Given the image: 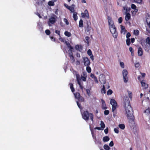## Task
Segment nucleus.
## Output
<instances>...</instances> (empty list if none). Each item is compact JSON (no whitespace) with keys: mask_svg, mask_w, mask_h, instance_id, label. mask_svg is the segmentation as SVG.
Segmentation results:
<instances>
[{"mask_svg":"<svg viewBox=\"0 0 150 150\" xmlns=\"http://www.w3.org/2000/svg\"><path fill=\"white\" fill-rule=\"evenodd\" d=\"M124 106L125 107L126 114L129 122H134L135 118L133 115V111L130 105V102L128 97L125 96L124 97Z\"/></svg>","mask_w":150,"mask_h":150,"instance_id":"obj_1","label":"nucleus"},{"mask_svg":"<svg viewBox=\"0 0 150 150\" xmlns=\"http://www.w3.org/2000/svg\"><path fill=\"white\" fill-rule=\"evenodd\" d=\"M73 74H75L76 77V80L77 81V83L79 85L81 89L82 90H83V87L82 86V84H81V79L82 81H86L87 78V75L84 72L83 73V76L81 75V78H80L79 74L76 71H74Z\"/></svg>","mask_w":150,"mask_h":150,"instance_id":"obj_2","label":"nucleus"},{"mask_svg":"<svg viewBox=\"0 0 150 150\" xmlns=\"http://www.w3.org/2000/svg\"><path fill=\"white\" fill-rule=\"evenodd\" d=\"M82 117L86 121L90 120L92 121H93V115L91 113H89L88 111H84L82 114Z\"/></svg>","mask_w":150,"mask_h":150,"instance_id":"obj_3","label":"nucleus"},{"mask_svg":"<svg viewBox=\"0 0 150 150\" xmlns=\"http://www.w3.org/2000/svg\"><path fill=\"white\" fill-rule=\"evenodd\" d=\"M122 73L123 76L124 81V82L126 83L128 81V77L127 76L128 71L124 69Z\"/></svg>","mask_w":150,"mask_h":150,"instance_id":"obj_4","label":"nucleus"},{"mask_svg":"<svg viewBox=\"0 0 150 150\" xmlns=\"http://www.w3.org/2000/svg\"><path fill=\"white\" fill-rule=\"evenodd\" d=\"M84 64L85 66H89L90 65V62L88 58L86 57H83Z\"/></svg>","mask_w":150,"mask_h":150,"instance_id":"obj_5","label":"nucleus"},{"mask_svg":"<svg viewBox=\"0 0 150 150\" xmlns=\"http://www.w3.org/2000/svg\"><path fill=\"white\" fill-rule=\"evenodd\" d=\"M144 112L146 114L147 117L148 119V121H150V108H148Z\"/></svg>","mask_w":150,"mask_h":150,"instance_id":"obj_6","label":"nucleus"},{"mask_svg":"<svg viewBox=\"0 0 150 150\" xmlns=\"http://www.w3.org/2000/svg\"><path fill=\"white\" fill-rule=\"evenodd\" d=\"M82 17L83 18H86L87 19L89 18V16L88 10L86 9L83 13H81Z\"/></svg>","mask_w":150,"mask_h":150,"instance_id":"obj_7","label":"nucleus"},{"mask_svg":"<svg viewBox=\"0 0 150 150\" xmlns=\"http://www.w3.org/2000/svg\"><path fill=\"white\" fill-rule=\"evenodd\" d=\"M111 33L112 34L113 37L115 38H116L117 36V33L116 31V28L111 29L110 30Z\"/></svg>","mask_w":150,"mask_h":150,"instance_id":"obj_8","label":"nucleus"},{"mask_svg":"<svg viewBox=\"0 0 150 150\" xmlns=\"http://www.w3.org/2000/svg\"><path fill=\"white\" fill-rule=\"evenodd\" d=\"M56 18L53 16H51L49 19V21L48 22V24L49 26H51L50 23L54 24L56 21Z\"/></svg>","mask_w":150,"mask_h":150,"instance_id":"obj_9","label":"nucleus"},{"mask_svg":"<svg viewBox=\"0 0 150 150\" xmlns=\"http://www.w3.org/2000/svg\"><path fill=\"white\" fill-rule=\"evenodd\" d=\"M91 23L90 22H87L86 23V28L85 31L87 32H89L91 29Z\"/></svg>","mask_w":150,"mask_h":150,"instance_id":"obj_10","label":"nucleus"},{"mask_svg":"<svg viewBox=\"0 0 150 150\" xmlns=\"http://www.w3.org/2000/svg\"><path fill=\"white\" fill-rule=\"evenodd\" d=\"M91 133L94 139V142L96 144L98 145H101V141L99 140H97L96 137V136H94L93 135V132L91 131Z\"/></svg>","mask_w":150,"mask_h":150,"instance_id":"obj_11","label":"nucleus"},{"mask_svg":"<svg viewBox=\"0 0 150 150\" xmlns=\"http://www.w3.org/2000/svg\"><path fill=\"white\" fill-rule=\"evenodd\" d=\"M141 83L143 89H146L148 87V84L145 82V81L143 80L141 81Z\"/></svg>","mask_w":150,"mask_h":150,"instance_id":"obj_12","label":"nucleus"},{"mask_svg":"<svg viewBox=\"0 0 150 150\" xmlns=\"http://www.w3.org/2000/svg\"><path fill=\"white\" fill-rule=\"evenodd\" d=\"M117 105V104H113V105H112V110L113 113V116L114 117L115 116H116V115L115 114V112Z\"/></svg>","mask_w":150,"mask_h":150,"instance_id":"obj_13","label":"nucleus"},{"mask_svg":"<svg viewBox=\"0 0 150 150\" xmlns=\"http://www.w3.org/2000/svg\"><path fill=\"white\" fill-rule=\"evenodd\" d=\"M65 43L68 47L69 49V50L71 52H72V50L74 49V48L71 46L69 42L65 41Z\"/></svg>","mask_w":150,"mask_h":150,"instance_id":"obj_14","label":"nucleus"},{"mask_svg":"<svg viewBox=\"0 0 150 150\" xmlns=\"http://www.w3.org/2000/svg\"><path fill=\"white\" fill-rule=\"evenodd\" d=\"M64 6L67 8L69 10L71 11V12H74V7L68 6L66 4H64Z\"/></svg>","mask_w":150,"mask_h":150,"instance_id":"obj_15","label":"nucleus"},{"mask_svg":"<svg viewBox=\"0 0 150 150\" xmlns=\"http://www.w3.org/2000/svg\"><path fill=\"white\" fill-rule=\"evenodd\" d=\"M101 100L102 102V108L103 110H105L107 108L106 106V104L105 101L103 99H101Z\"/></svg>","mask_w":150,"mask_h":150,"instance_id":"obj_16","label":"nucleus"},{"mask_svg":"<svg viewBox=\"0 0 150 150\" xmlns=\"http://www.w3.org/2000/svg\"><path fill=\"white\" fill-rule=\"evenodd\" d=\"M143 54V50L142 49L141 47H139L138 50V54L139 56H141Z\"/></svg>","mask_w":150,"mask_h":150,"instance_id":"obj_17","label":"nucleus"},{"mask_svg":"<svg viewBox=\"0 0 150 150\" xmlns=\"http://www.w3.org/2000/svg\"><path fill=\"white\" fill-rule=\"evenodd\" d=\"M75 47L76 50L80 52H81L83 50L82 47L81 45H77L75 46Z\"/></svg>","mask_w":150,"mask_h":150,"instance_id":"obj_18","label":"nucleus"},{"mask_svg":"<svg viewBox=\"0 0 150 150\" xmlns=\"http://www.w3.org/2000/svg\"><path fill=\"white\" fill-rule=\"evenodd\" d=\"M126 14L125 19L126 21H128L131 18V15L129 13H127V14Z\"/></svg>","mask_w":150,"mask_h":150,"instance_id":"obj_19","label":"nucleus"},{"mask_svg":"<svg viewBox=\"0 0 150 150\" xmlns=\"http://www.w3.org/2000/svg\"><path fill=\"white\" fill-rule=\"evenodd\" d=\"M146 22L148 26L150 28V16H148L146 18Z\"/></svg>","mask_w":150,"mask_h":150,"instance_id":"obj_20","label":"nucleus"},{"mask_svg":"<svg viewBox=\"0 0 150 150\" xmlns=\"http://www.w3.org/2000/svg\"><path fill=\"white\" fill-rule=\"evenodd\" d=\"M73 13V17L74 18V20L75 21H76L78 19V16H77V13L76 12H74Z\"/></svg>","mask_w":150,"mask_h":150,"instance_id":"obj_21","label":"nucleus"},{"mask_svg":"<svg viewBox=\"0 0 150 150\" xmlns=\"http://www.w3.org/2000/svg\"><path fill=\"white\" fill-rule=\"evenodd\" d=\"M108 23L109 25H110L112 24H114L113 22L112 21V18H111L108 17Z\"/></svg>","mask_w":150,"mask_h":150,"instance_id":"obj_22","label":"nucleus"},{"mask_svg":"<svg viewBox=\"0 0 150 150\" xmlns=\"http://www.w3.org/2000/svg\"><path fill=\"white\" fill-rule=\"evenodd\" d=\"M109 139V137L108 136H106L103 137V140L104 142H105L108 141Z\"/></svg>","mask_w":150,"mask_h":150,"instance_id":"obj_23","label":"nucleus"},{"mask_svg":"<svg viewBox=\"0 0 150 150\" xmlns=\"http://www.w3.org/2000/svg\"><path fill=\"white\" fill-rule=\"evenodd\" d=\"M131 8L135 10V11L136 12L138 11V9H136L137 6L135 4H132L131 5Z\"/></svg>","mask_w":150,"mask_h":150,"instance_id":"obj_24","label":"nucleus"},{"mask_svg":"<svg viewBox=\"0 0 150 150\" xmlns=\"http://www.w3.org/2000/svg\"><path fill=\"white\" fill-rule=\"evenodd\" d=\"M72 52H71V53H69V57H70V59H71L72 60H73V62H74L75 61L74 58V57L73 55Z\"/></svg>","mask_w":150,"mask_h":150,"instance_id":"obj_25","label":"nucleus"},{"mask_svg":"<svg viewBox=\"0 0 150 150\" xmlns=\"http://www.w3.org/2000/svg\"><path fill=\"white\" fill-rule=\"evenodd\" d=\"M83 21L82 19H80L79 21V26L80 27H83Z\"/></svg>","mask_w":150,"mask_h":150,"instance_id":"obj_26","label":"nucleus"},{"mask_svg":"<svg viewBox=\"0 0 150 150\" xmlns=\"http://www.w3.org/2000/svg\"><path fill=\"white\" fill-rule=\"evenodd\" d=\"M141 44L143 47L146 46V42L144 40H141Z\"/></svg>","mask_w":150,"mask_h":150,"instance_id":"obj_27","label":"nucleus"},{"mask_svg":"<svg viewBox=\"0 0 150 150\" xmlns=\"http://www.w3.org/2000/svg\"><path fill=\"white\" fill-rule=\"evenodd\" d=\"M69 85L70 86V88L71 90V91L72 92H74L75 91V89L73 87V84L72 83H70Z\"/></svg>","mask_w":150,"mask_h":150,"instance_id":"obj_28","label":"nucleus"},{"mask_svg":"<svg viewBox=\"0 0 150 150\" xmlns=\"http://www.w3.org/2000/svg\"><path fill=\"white\" fill-rule=\"evenodd\" d=\"M118 126L122 129H124L125 128V126L124 124H120Z\"/></svg>","mask_w":150,"mask_h":150,"instance_id":"obj_29","label":"nucleus"},{"mask_svg":"<svg viewBox=\"0 0 150 150\" xmlns=\"http://www.w3.org/2000/svg\"><path fill=\"white\" fill-rule=\"evenodd\" d=\"M74 95L75 98L77 99H78L81 96L80 93L79 92H76V93H74Z\"/></svg>","mask_w":150,"mask_h":150,"instance_id":"obj_30","label":"nucleus"},{"mask_svg":"<svg viewBox=\"0 0 150 150\" xmlns=\"http://www.w3.org/2000/svg\"><path fill=\"white\" fill-rule=\"evenodd\" d=\"M123 9L124 10H125V14H127V13H128V11H130V8H129L128 9L127 7H123Z\"/></svg>","mask_w":150,"mask_h":150,"instance_id":"obj_31","label":"nucleus"},{"mask_svg":"<svg viewBox=\"0 0 150 150\" xmlns=\"http://www.w3.org/2000/svg\"><path fill=\"white\" fill-rule=\"evenodd\" d=\"M64 34L65 36H67L68 37H70L71 35V33L67 31H66L64 32Z\"/></svg>","mask_w":150,"mask_h":150,"instance_id":"obj_32","label":"nucleus"},{"mask_svg":"<svg viewBox=\"0 0 150 150\" xmlns=\"http://www.w3.org/2000/svg\"><path fill=\"white\" fill-rule=\"evenodd\" d=\"M110 103L112 105H113V104H117L116 101L114 99H111L110 100Z\"/></svg>","mask_w":150,"mask_h":150,"instance_id":"obj_33","label":"nucleus"},{"mask_svg":"<svg viewBox=\"0 0 150 150\" xmlns=\"http://www.w3.org/2000/svg\"><path fill=\"white\" fill-rule=\"evenodd\" d=\"M105 150H109L110 149V148L107 144H105L103 146Z\"/></svg>","mask_w":150,"mask_h":150,"instance_id":"obj_34","label":"nucleus"},{"mask_svg":"<svg viewBox=\"0 0 150 150\" xmlns=\"http://www.w3.org/2000/svg\"><path fill=\"white\" fill-rule=\"evenodd\" d=\"M48 4L51 6H54V2L53 1H50L48 2Z\"/></svg>","mask_w":150,"mask_h":150,"instance_id":"obj_35","label":"nucleus"},{"mask_svg":"<svg viewBox=\"0 0 150 150\" xmlns=\"http://www.w3.org/2000/svg\"><path fill=\"white\" fill-rule=\"evenodd\" d=\"M126 42L127 45V46H129L131 43L130 39L129 38L127 39L126 40Z\"/></svg>","mask_w":150,"mask_h":150,"instance_id":"obj_36","label":"nucleus"},{"mask_svg":"<svg viewBox=\"0 0 150 150\" xmlns=\"http://www.w3.org/2000/svg\"><path fill=\"white\" fill-rule=\"evenodd\" d=\"M86 70L88 72L90 73L91 72V69L90 67L89 66H86Z\"/></svg>","mask_w":150,"mask_h":150,"instance_id":"obj_37","label":"nucleus"},{"mask_svg":"<svg viewBox=\"0 0 150 150\" xmlns=\"http://www.w3.org/2000/svg\"><path fill=\"white\" fill-rule=\"evenodd\" d=\"M101 92L102 93H106V90L105 89V87L104 85L103 86V87L101 89Z\"/></svg>","mask_w":150,"mask_h":150,"instance_id":"obj_38","label":"nucleus"},{"mask_svg":"<svg viewBox=\"0 0 150 150\" xmlns=\"http://www.w3.org/2000/svg\"><path fill=\"white\" fill-rule=\"evenodd\" d=\"M109 29L110 30L111 29H115L116 28L114 24H112L109 25Z\"/></svg>","mask_w":150,"mask_h":150,"instance_id":"obj_39","label":"nucleus"},{"mask_svg":"<svg viewBox=\"0 0 150 150\" xmlns=\"http://www.w3.org/2000/svg\"><path fill=\"white\" fill-rule=\"evenodd\" d=\"M85 42H86L88 44V45L89 42V40L90 39V38L88 36H86L85 37Z\"/></svg>","mask_w":150,"mask_h":150,"instance_id":"obj_40","label":"nucleus"},{"mask_svg":"<svg viewBox=\"0 0 150 150\" xmlns=\"http://www.w3.org/2000/svg\"><path fill=\"white\" fill-rule=\"evenodd\" d=\"M139 31L137 30H134V34L136 35H139Z\"/></svg>","mask_w":150,"mask_h":150,"instance_id":"obj_41","label":"nucleus"},{"mask_svg":"<svg viewBox=\"0 0 150 150\" xmlns=\"http://www.w3.org/2000/svg\"><path fill=\"white\" fill-rule=\"evenodd\" d=\"M78 100L81 102H84V99L83 98L82 96H80L77 99Z\"/></svg>","mask_w":150,"mask_h":150,"instance_id":"obj_42","label":"nucleus"},{"mask_svg":"<svg viewBox=\"0 0 150 150\" xmlns=\"http://www.w3.org/2000/svg\"><path fill=\"white\" fill-rule=\"evenodd\" d=\"M134 2L137 3L138 4H142V0H134Z\"/></svg>","mask_w":150,"mask_h":150,"instance_id":"obj_43","label":"nucleus"},{"mask_svg":"<svg viewBox=\"0 0 150 150\" xmlns=\"http://www.w3.org/2000/svg\"><path fill=\"white\" fill-rule=\"evenodd\" d=\"M100 126L101 127L102 129V130L104 128H105V124L104 123V122H100Z\"/></svg>","mask_w":150,"mask_h":150,"instance_id":"obj_44","label":"nucleus"},{"mask_svg":"<svg viewBox=\"0 0 150 150\" xmlns=\"http://www.w3.org/2000/svg\"><path fill=\"white\" fill-rule=\"evenodd\" d=\"M112 93V91L111 89H109L107 92V94L108 95H111Z\"/></svg>","mask_w":150,"mask_h":150,"instance_id":"obj_45","label":"nucleus"},{"mask_svg":"<svg viewBox=\"0 0 150 150\" xmlns=\"http://www.w3.org/2000/svg\"><path fill=\"white\" fill-rule=\"evenodd\" d=\"M87 54L89 56L93 54L92 52L90 49H89L87 51Z\"/></svg>","mask_w":150,"mask_h":150,"instance_id":"obj_46","label":"nucleus"},{"mask_svg":"<svg viewBox=\"0 0 150 150\" xmlns=\"http://www.w3.org/2000/svg\"><path fill=\"white\" fill-rule=\"evenodd\" d=\"M129 51L131 52V54H134V50L131 47H130L129 48Z\"/></svg>","mask_w":150,"mask_h":150,"instance_id":"obj_47","label":"nucleus"},{"mask_svg":"<svg viewBox=\"0 0 150 150\" xmlns=\"http://www.w3.org/2000/svg\"><path fill=\"white\" fill-rule=\"evenodd\" d=\"M146 42H147L149 45H150V38L149 37H148L146 39Z\"/></svg>","mask_w":150,"mask_h":150,"instance_id":"obj_48","label":"nucleus"},{"mask_svg":"<svg viewBox=\"0 0 150 150\" xmlns=\"http://www.w3.org/2000/svg\"><path fill=\"white\" fill-rule=\"evenodd\" d=\"M86 91L88 95L90 96L91 95L90 90L89 89H86Z\"/></svg>","mask_w":150,"mask_h":150,"instance_id":"obj_49","label":"nucleus"},{"mask_svg":"<svg viewBox=\"0 0 150 150\" xmlns=\"http://www.w3.org/2000/svg\"><path fill=\"white\" fill-rule=\"evenodd\" d=\"M45 33L47 35H49L50 34V31L48 29L46 30L45 31Z\"/></svg>","mask_w":150,"mask_h":150,"instance_id":"obj_50","label":"nucleus"},{"mask_svg":"<svg viewBox=\"0 0 150 150\" xmlns=\"http://www.w3.org/2000/svg\"><path fill=\"white\" fill-rule=\"evenodd\" d=\"M99 81L101 83H103L104 84H105L106 83V81L105 79L103 80H102L101 78L99 79Z\"/></svg>","mask_w":150,"mask_h":150,"instance_id":"obj_51","label":"nucleus"},{"mask_svg":"<svg viewBox=\"0 0 150 150\" xmlns=\"http://www.w3.org/2000/svg\"><path fill=\"white\" fill-rule=\"evenodd\" d=\"M109 113V111L108 110H105L104 112V114L105 115H108Z\"/></svg>","mask_w":150,"mask_h":150,"instance_id":"obj_52","label":"nucleus"},{"mask_svg":"<svg viewBox=\"0 0 150 150\" xmlns=\"http://www.w3.org/2000/svg\"><path fill=\"white\" fill-rule=\"evenodd\" d=\"M118 22L119 23H121L122 21V17H120L118 19Z\"/></svg>","mask_w":150,"mask_h":150,"instance_id":"obj_53","label":"nucleus"},{"mask_svg":"<svg viewBox=\"0 0 150 150\" xmlns=\"http://www.w3.org/2000/svg\"><path fill=\"white\" fill-rule=\"evenodd\" d=\"M118 127H117V128H115L114 129V131L116 133H119V130H118Z\"/></svg>","mask_w":150,"mask_h":150,"instance_id":"obj_54","label":"nucleus"},{"mask_svg":"<svg viewBox=\"0 0 150 150\" xmlns=\"http://www.w3.org/2000/svg\"><path fill=\"white\" fill-rule=\"evenodd\" d=\"M121 30L122 31L125 32L126 30V29L125 27L124 26L122 25H121Z\"/></svg>","mask_w":150,"mask_h":150,"instance_id":"obj_55","label":"nucleus"},{"mask_svg":"<svg viewBox=\"0 0 150 150\" xmlns=\"http://www.w3.org/2000/svg\"><path fill=\"white\" fill-rule=\"evenodd\" d=\"M64 22L67 25H68L69 24V23L68 20L66 18H64Z\"/></svg>","mask_w":150,"mask_h":150,"instance_id":"obj_56","label":"nucleus"},{"mask_svg":"<svg viewBox=\"0 0 150 150\" xmlns=\"http://www.w3.org/2000/svg\"><path fill=\"white\" fill-rule=\"evenodd\" d=\"M76 103H77V105L78 107H79V108L80 109H82V107L81 105V104H80L78 101H77L76 102Z\"/></svg>","mask_w":150,"mask_h":150,"instance_id":"obj_57","label":"nucleus"},{"mask_svg":"<svg viewBox=\"0 0 150 150\" xmlns=\"http://www.w3.org/2000/svg\"><path fill=\"white\" fill-rule=\"evenodd\" d=\"M90 76L91 78H93L94 79L96 78V76H95L94 74L92 73L91 74Z\"/></svg>","mask_w":150,"mask_h":150,"instance_id":"obj_58","label":"nucleus"},{"mask_svg":"<svg viewBox=\"0 0 150 150\" xmlns=\"http://www.w3.org/2000/svg\"><path fill=\"white\" fill-rule=\"evenodd\" d=\"M131 36V35L130 33L129 32H128L127 34L126 35V38L128 39Z\"/></svg>","mask_w":150,"mask_h":150,"instance_id":"obj_59","label":"nucleus"},{"mask_svg":"<svg viewBox=\"0 0 150 150\" xmlns=\"http://www.w3.org/2000/svg\"><path fill=\"white\" fill-rule=\"evenodd\" d=\"M120 65L122 68H124V64L123 62H120Z\"/></svg>","mask_w":150,"mask_h":150,"instance_id":"obj_60","label":"nucleus"},{"mask_svg":"<svg viewBox=\"0 0 150 150\" xmlns=\"http://www.w3.org/2000/svg\"><path fill=\"white\" fill-rule=\"evenodd\" d=\"M128 94H129V98L131 99L132 98V93L130 92V91H129L128 92Z\"/></svg>","mask_w":150,"mask_h":150,"instance_id":"obj_61","label":"nucleus"},{"mask_svg":"<svg viewBox=\"0 0 150 150\" xmlns=\"http://www.w3.org/2000/svg\"><path fill=\"white\" fill-rule=\"evenodd\" d=\"M55 32L57 34L59 35V36H60V31L59 30H55Z\"/></svg>","mask_w":150,"mask_h":150,"instance_id":"obj_62","label":"nucleus"},{"mask_svg":"<svg viewBox=\"0 0 150 150\" xmlns=\"http://www.w3.org/2000/svg\"><path fill=\"white\" fill-rule=\"evenodd\" d=\"M139 62H137L135 63V67L136 68H138L139 67Z\"/></svg>","mask_w":150,"mask_h":150,"instance_id":"obj_63","label":"nucleus"},{"mask_svg":"<svg viewBox=\"0 0 150 150\" xmlns=\"http://www.w3.org/2000/svg\"><path fill=\"white\" fill-rule=\"evenodd\" d=\"M109 145L110 146H112L114 145V143L113 141H112L110 142L109 144Z\"/></svg>","mask_w":150,"mask_h":150,"instance_id":"obj_64","label":"nucleus"}]
</instances>
